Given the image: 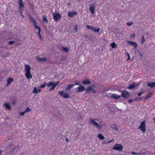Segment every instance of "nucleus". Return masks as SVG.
<instances>
[{
	"mask_svg": "<svg viewBox=\"0 0 155 155\" xmlns=\"http://www.w3.org/2000/svg\"><path fill=\"white\" fill-rule=\"evenodd\" d=\"M96 119H94L92 118H90L89 121L94 126L97 128L99 130H101V127L96 121Z\"/></svg>",
	"mask_w": 155,
	"mask_h": 155,
	"instance_id": "nucleus-1",
	"label": "nucleus"
},
{
	"mask_svg": "<svg viewBox=\"0 0 155 155\" xmlns=\"http://www.w3.org/2000/svg\"><path fill=\"white\" fill-rule=\"evenodd\" d=\"M58 81L56 82L55 84L53 82H50L48 83L47 85L48 86H52L49 90L50 91H51L54 89L55 87L58 84Z\"/></svg>",
	"mask_w": 155,
	"mask_h": 155,
	"instance_id": "nucleus-2",
	"label": "nucleus"
},
{
	"mask_svg": "<svg viewBox=\"0 0 155 155\" xmlns=\"http://www.w3.org/2000/svg\"><path fill=\"white\" fill-rule=\"evenodd\" d=\"M139 129L141 130L143 132H144L146 130V124L145 121H142L139 126Z\"/></svg>",
	"mask_w": 155,
	"mask_h": 155,
	"instance_id": "nucleus-3",
	"label": "nucleus"
},
{
	"mask_svg": "<svg viewBox=\"0 0 155 155\" xmlns=\"http://www.w3.org/2000/svg\"><path fill=\"white\" fill-rule=\"evenodd\" d=\"M113 149L114 150L121 151L123 149V146L121 144L117 143L114 146Z\"/></svg>",
	"mask_w": 155,
	"mask_h": 155,
	"instance_id": "nucleus-4",
	"label": "nucleus"
},
{
	"mask_svg": "<svg viewBox=\"0 0 155 155\" xmlns=\"http://www.w3.org/2000/svg\"><path fill=\"white\" fill-rule=\"evenodd\" d=\"M53 17L55 21H58L61 18V15L58 13L55 12L53 14Z\"/></svg>",
	"mask_w": 155,
	"mask_h": 155,
	"instance_id": "nucleus-5",
	"label": "nucleus"
},
{
	"mask_svg": "<svg viewBox=\"0 0 155 155\" xmlns=\"http://www.w3.org/2000/svg\"><path fill=\"white\" fill-rule=\"evenodd\" d=\"M59 94L61 96H63L64 98H68L69 97V95L68 93H65L64 94V91H59Z\"/></svg>",
	"mask_w": 155,
	"mask_h": 155,
	"instance_id": "nucleus-6",
	"label": "nucleus"
},
{
	"mask_svg": "<svg viewBox=\"0 0 155 155\" xmlns=\"http://www.w3.org/2000/svg\"><path fill=\"white\" fill-rule=\"evenodd\" d=\"M29 18L31 22H32L33 23V26L35 28H36V27H38L37 25V23L35 20V19L31 16H29Z\"/></svg>",
	"mask_w": 155,
	"mask_h": 155,
	"instance_id": "nucleus-7",
	"label": "nucleus"
},
{
	"mask_svg": "<svg viewBox=\"0 0 155 155\" xmlns=\"http://www.w3.org/2000/svg\"><path fill=\"white\" fill-rule=\"evenodd\" d=\"M89 10L92 14H94V12L95 7L96 4L94 3H91L89 5Z\"/></svg>",
	"mask_w": 155,
	"mask_h": 155,
	"instance_id": "nucleus-8",
	"label": "nucleus"
},
{
	"mask_svg": "<svg viewBox=\"0 0 155 155\" xmlns=\"http://www.w3.org/2000/svg\"><path fill=\"white\" fill-rule=\"evenodd\" d=\"M91 92H92V94H95L96 92V91L91 87H87L86 89V92L85 94H87Z\"/></svg>",
	"mask_w": 155,
	"mask_h": 155,
	"instance_id": "nucleus-9",
	"label": "nucleus"
},
{
	"mask_svg": "<svg viewBox=\"0 0 155 155\" xmlns=\"http://www.w3.org/2000/svg\"><path fill=\"white\" fill-rule=\"evenodd\" d=\"M122 96L125 98H128L130 96V94L129 92L126 91H124L122 93Z\"/></svg>",
	"mask_w": 155,
	"mask_h": 155,
	"instance_id": "nucleus-10",
	"label": "nucleus"
},
{
	"mask_svg": "<svg viewBox=\"0 0 155 155\" xmlns=\"http://www.w3.org/2000/svg\"><path fill=\"white\" fill-rule=\"evenodd\" d=\"M86 27L87 28L90 29L96 32H97L99 31L100 29L99 28L97 29H96L95 28L93 27H90L89 26H87Z\"/></svg>",
	"mask_w": 155,
	"mask_h": 155,
	"instance_id": "nucleus-11",
	"label": "nucleus"
},
{
	"mask_svg": "<svg viewBox=\"0 0 155 155\" xmlns=\"http://www.w3.org/2000/svg\"><path fill=\"white\" fill-rule=\"evenodd\" d=\"M36 59H37L38 62H44L47 61V58H39L38 57H36Z\"/></svg>",
	"mask_w": 155,
	"mask_h": 155,
	"instance_id": "nucleus-12",
	"label": "nucleus"
},
{
	"mask_svg": "<svg viewBox=\"0 0 155 155\" xmlns=\"http://www.w3.org/2000/svg\"><path fill=\"white\" fill-rule=\"evenodd\" d=\"M36 29H38V35L39 36V37L40 38V39L42 41L43 40V39H42V36L41 35V34L40 32H41V29L39 27H36V28H35Z\"/></svg>",
	"mask_w": 155,
	"mask_h": 155,
	"instance_id": "nucleus-13",
	"label": "nucleus"
},
{
	"mask_svg": "<svg viewBox=\"0 0 155 155\" xmlns=\"http://www.w3.org/2000/svg\"><path fill=\"white\" fill-rule=\"evenodd\" d=\"M78 90L76 91L77 92H81L85 90L84 87L82 85H81L78 87Z\"/></svg>",
	"mask_w": 155,
	"mask_h": 155,
	"instance_id": "nucleus-14",
	"label": "nucleus"
},
{
	"mask_svg": "<svg viewBox=\"0 0 155 155\" xmlns=\"http://www.w3.org/2000/svg\"><path fill=\"white\" fill-rule=\"evenodd\" d=\"M75 84H69L67 85L65 88V91H68L70 90V89L72 88L74 86Z\"/></svg>",
	"mask_w": 155,
	"mask_h": 155,
	"instance_id": "nucleus-15",
	"label": "nucleus"
},
{
	"mask_svg": "<svg viewBox=\"0 0 155 155\" xmlns=\"http://www.w3.org/2000/svg\"><path fill=\"white\" fill-rule=\"evenodd\" d=\"M120 97L121 96H119L115 94H113L111 96V97L112 98L116 100L119 99Z\"/></svg>",
	"mask_w": 155,
	"mask_h": 155,
	"instance_id": "nucleus-16",
	"label": "nucleus"
},
{
	"mask_svg": "<svg viewBox=\"0 0 155 155\" xmlns=\"http://www.w3.org/2000/svg\"><path fill=\"white\" fill-rule=\"evenodd\" d=\"M77 14V12L73 11V12H69L68 13V15L70 18H72L75 15Z\"/></svg>",
	"mask_w": 155,
	"mask_h": 155,
	"instance_id": "nucleus-17",
	"label": "nucleus"
},
{
	"mask_svg": "<svg viewBox=\"0 0 155 155\" xmlns=\"http://www.w3.org/2000/svg\"><path fill=\"white\" fill-rule=\"evenodd\" d=\"M25 71L26 73L30 72L31 68L27 64L25 65Z\"/></svg>",
	"mask_w": 155,
	"mask_h": 155,
	"instance_id": "nucleus-18",
	"label": "nucleus"
},
{
	"mask_svg": "<svg viewBox=\"0 0 155 155\" xmlns=\"http://www.w3.org/2000/svg\"><path fill=\"white\" fill-rule=\"evenodd\" d=\"M127 42L130 45L134 46V48H136L137 46V44L135 42L131 41H127Z\"/></svg>",
	"mask_w": 155,
	"mask_h": 155,
	"instance_id": "nucleus-19",
	"label": "nucleus"
},
{
	"mask_svg": "<svg viewBox=\"0 0 155 155\" xmlns=\"http://www.w3.org/2000/svg\"><path fill=\"white\" fill-rule=\"evenodd\" d=\"M19 8L20 9H21L22 8L24 7V4L22 0H19L18 1Z\"/></svg>",
	"mask_w": 155,
	"mask_h": 155,
	"instance_id": "nucleus-20",
	"label": "nucleus"
},
{
	"mask_svg": "<svg viewBox=\"0 0 155 155\" xmlns=\"http://www.w3.org/2000/svg\"><path fill=\"white\" fill-rule=\"evenodd\" d=\"M13 81L14 79L12 78H9L7 80V83L6 85V86H7L9 85Z\"/></svg>",
	"mask_w": 155,
	"mask_h": 155,
	"instance_id": "nucleus-21",
	"label": "nucleus"
},
{
	"mask_svg": "<svg viewBox=\"0 0 155 155\" xmlns=\"http://www.w3.org/2000/svg\"><path fill=\"white\" fill-rule=\"evenodd\" d=\"M25 76L28 79H30L32 77V76L30 73V72L26 73Z\"/></svg>",
	"mask_w": 155,
	"mask_h": 155,
	"instance_id": "nucleus-22",
	"label": "nucleus"
},
{
	"mask_svg": "<svg viewBox=\"0 0 155 155\" xmlns=\"http://www.w3.org/2000/svg\"><path fill=\"white\" fill-rule=\"evenodd\" d=\"M91 83V81L88 80H85L82 82V84H87Z\"/></svg>",
	"mask_w": 155,
	"mask_h": 155,
	"instance_id": "nucleus-23",
	"label": "nucleus"
},
{
	"mask_svg": "<svg viewBox=\"0 0 155 155\" xmlns=\"http://www.w3.org/2000/svg\"><path fill=\"white\" fill-rule=\"evenodd\" d=\"M147 85L151 88L154 87L155 86V82L153 83H148L147 84Z\"/></svg>",
	"mask_w": 155,
	"mask_h": 155,
	"instance_id": "nucleus-24",
	"label": "nucleus"
},
{
	"mask_svg": "<svg viewBox=\"0 0 155 155\" xmlns=\"http://www.w3.org/2000/svg\"><path fill=\"white\" fill-rule=\"evenodd\" d=\"M152 93L151 92L149 93L145 98V100H147L152 96Z\"/></svg>",
	"mask_w": 155,
	"mask_h": 155,
	"instance_id": "nucleus-25",
	"label": "nucleus"
},
{
	"mask_svg": "<svg viewBox=\"0 0 155 155\" xmlns=\"http://www.w3.org/2000/svg\"><path fill=\"white\" fill-rule=\"evenodd\" d=\"M110 46L112 48H116L117 46V44L114 42L110 44Z\"/></svg>",
	"mask_w": 155,
	"mask_h": 155,
	"instance_id": "nucleus-26",
	"label": "nucleus"
},
{
	"mask_svg": "<svg viewBox=\"0 0 155 155\" xmlns=\"http://www.w3.org/2000/svg\"><path fill=\"white\" fill-rule=\"evenodd\" d=\"M4 105L5 107L8 110H10L11 108V106L8 103L4 104Z\"/></svg>",
	"mask_w": 155,
	"mask_h": 155,
	"instance_id": "nucleus-27",
	"label": "nucleus"
},
{
	"mask_svg": "<svg viewBox=\"0 0 155 155\" xmlns=\"http://www.w3.org/2000/svg\"><path fill=\"white\" fill-rule=\"evenodd\" d=\"M97 136L100 140H103L104 139V136L101 134H99Z\"/></svg>",
	"mask_w": 155,
	"mask_h": 155,
	"instance_id": "nucleus-28",
	"label": "nucleus"
},
{
	"mask_svg": "<svg viewBox=\"0 0 155 155\" xmlns=\"http://www.w3.org/2000/svg\"><path fill=\"white\" fill-rule=\"evenodd\" d=\"M33 92L35 94H37L38 92H40V89L38 90L36 87H34L33 90Z\"/></svg>",
	"mask_w": 155,
	"mask_h": 155,
	"instance_id": "nucleus-29",
	"label": "nucleus"
},
{
	"mask_svg": "<svg viewBox=\"0 0 155 155\" xmlns=\"http://www.w3.org/2000/svg\"><path fill=\"white\" fill-rule=\"evenodd\" d=\"M111 127L114 130H116L118 131V129L116 127V125L115 124H112L111 125Z\"/></svg>",
	"mask_w": 155,
	"mask_h": 155,
	"instance_id": "nucleus-30",
	"label": "nucleus"
},
{
	"mask_svg": "<svg viewBox=\"0 0 155 155\" xmlns=\"http://www.w3.org/2000/svg\"><path fill=\"white\" fill-rule=\"evenodd\" d=\"M135 85L134 84H132L129 85L128 88L129 89H132L134 87Z\"/></svg>",
	"mask_w": 155,
	"mask_h": 155,
	"instance_id": "nucleus-31",
	"label": "nucleus"
},
{
	"mask_svg": "<svg viewBox=\"0 0 155 155\" xmlns=\"http://www.w3.org/2000/svg\"><path fill=\"white\" fill-rule=\"evenodd\" d=\"M62 48L63 49V51H64L68 52L69 51V49L68 47H62Z\"/></svg>",
	"mask_w": 155,
	"mask_h": 155,
	"instance_id": "nucleus-32",
	"label": "nucleus"
},
{
	"mask_svg": "<svg viewBox=\"0 0 155 155\" xmlns=\"http://www.w3.org/2000/svg\"><path fill=\"white\" fill-rule=\"evenodd\" d=\"M135 36V34L134 33H132L130 35V39H132L134 38Z\"/></svg>",
	"mask_w": 155,
	"mask_h": 155,
	"instance_id": "nucleus-33",
	"label": "nucleus"
},
{
	"mask_svg": "<svg viewBox=\"0 0 155 155\" xmlns=\"http://www.w3.org/2000/svg\"><path fill=\"white\" fill-rule=\"evenodd\" d=\"M42 20L43 21L46 22V23L48 22V20L46 18L45 16H43Z\"/></svg>",
	"mask_w": 155,
	"mask_h": 155,
	"instance_id": "nucleus-34",
	"label": "nucleus"
},
{
	"mask_svg": "<svg viewBox=\"0 0 155 155\" xmlns=\"http://www.w3.org/2000/svg\"><path fill=\"white\" fill-rule=\"evenodd\" d=\"M145 39L144 38V36H143L142 37L141 41V43L143 44V43L145 41Z\"/></svg>",
	"mask_w": 155,
	"mask_h": 155,
	"instance_id": "nucleus-35",
	"label": "nucleus"
},
{
	"mask_svg": "<svg viewBox=\"0 0 155 155\" xmlns=\"http://www.w3.org/2000/svg\"><path fill=\"white\" fill-rule=\"evenodd\" d=\"M31 110V109H30L29 107H27L25 111V112H28Z\"/></svg>",
	"mask_w": 155,
	"mask_h": 155,
	"instance_id": "nucleus-36",
	"label": "nucleus"
},
{
	"mask_svg": "<svg viewBox=\"0 0 155 155\" xmlns=\"http://www.w3.org/2000/svg\"><path fill=\"white\" fill-rule=\"evenodd\" d=\"M15 41H9L8 42V43L9 45H12V44H13L14 43H15Z\"/></svg>",
	"mask_w": 155,
	"mask_h": 155,
	"instance_id": "nucleus-37",
	"label": "nucleus"
},
{
	"mask_svg": "<svg viewBox=\"0 0 155 155\" xmlns=\"http://www.w3.org/2000/svg\"><path fill=\"white\" fill-rule=\"evenodd\" d=\"M132 24H133V23H132V22H128L127 23V26H131L132 25Z\"/></svg>",
	"mask_w": 155,
	"mask_h": 155,
	"instance_id": "nucleus-38",
	"label": "nucleus"
},
{
	"mask_svg": "<svg viewBox=\"0 0 155 155\" xmlns=\"http://www.w3.org/2000/svg\"><path fill=\"white\" fill-rule=\"evenodd\" d=\"M114 141V139H112L110 140H107V143L111 142Z\"/></svg>",
	"mask_w": 155,
	"mask_h": 155,
	"instance_id": "nucleus-39",
	"label": "nucleus"
},
{
	"mask_svg": "<svg viewBox=\"0 0 155 155\" xmlns=\"http://www.w3.org/2000/svg\"><path fill=\"white\" fill-rule=\"evenodd\" d=\"M77 25H75L74 27V29H75V32H76L77 31L78 29H77Z\"/></svg>",
	"mask_w": 155,
	"mask_h": 155,
	"instance_id": "nucleus-40",
	"label": "nucleus"
},
{
	"mask_svg": "<svg viewBox=\"0 0 155 155\" xmlns=\"http://www.w3.org/2000/svg\"><path fill=\"white\" fill-rule=\"evenodd\" d=\"M25 112H19V114L21 116H23Z\"/></svg>",
	"mask_w": 155,
	"mask_h": 155,
	"instance_id": "nucleus-41",
	"label": "nucleus"
},
{
	"mask_svg": "<svg viewBox=\"0 0 155 155\" xmlns=\"http://www.w3.org/2000/svg\"><path fill=\"white\" fill-rule=\"evenodd\" d=\"M126 54L128 58L127 61H128L130 58V55L129 54V53H126Z\"/></svg>",
	"mask_w": 155,
	"mask_h": 155,
	"instance_id": "nucleus-42",
	"label": "nucleus"
},
{
	"mask_svg": "<svg viewBox=\"0 0 155 155\" xmlns=\"http://www.w3.org/2000/svg\"><path fill=\"white\" fill-rule=\"evenodd\" d=\"M45 85H46V84L45 83V84H44L43 85H40V87H41V88H44V87H45Z\"/></svg>",
	"mask_w": 155,
	"mask_h": 155,
	"instance_id": "nucleus-43",
	"label": "nucleus"
},
{
	"mask_svg": "<svg viewBox=\"0 0 155 155\" xmlns=\"http://www.w3.org/2000/svg\"><path fill=\"white\" fill-rule=\"evenodd\" d=\"M131 153L133 154H134V155H135V154L139 155V153H135V152H131Z\"/></svg>",
	"mask_w": 155,
	"mask_h": 155,
	"instance_id": "nucleus-44",
	"label": "nucleus"
},
{
	"mask_svg": "<svg viewBox=\"0 0 155 155\" xmlns=\"http://www.w3.org/2000/svg\"><path fill=\"white\" fill-rule=\"evenodd\" d=\"M142 93H143V92H140V93H138V96H140L142 94Z\"/></svg>",
	"mask_w": 155,
	"mask_h": 155,
	"instance_id": "nucleus-45",
	"label": "nucleus"
},
{
	"mask_svg": "<svg viewBox=\"0 0 155 155\" xmlns=\"http://www.w3.org/2000/svg\"><path fill=\"white\" fill-rule=\"evenodd\" d=\"M75 84V85H81V84H79V83H77V82L75 83V84Z\"/></svg>",
	"mask_w": 155,
	"mask_h": 155,
	"instance_id": "nucleus-46",
	"label": "nucleus"
},
{
	"mask_svg": "<svg viewBox=\"0 0 155 155\" xmlns=\"http://www.w3.org/2000/svg\"><path fill=\"white\" fill-rule=\"evenodd\" d=\"M22 10L21 9H20V10H19V12L20 13V14H22Z\"/></svg>",
	"mask_w": 155,
	"mask_h": 155,
	"instance_id": "nucleus-47",
	"label": "nucleus"
},
{
	"mask_svg": "<svg viewBox=\"0 0 155 155\" xmlns=\"http://www.w3.org/2000/svg\"><path fill=\"white\" fill-rule=\"evenodd\" d=\"M132 101H133V100H129L128 101V102L129 103H130L132 102Z\"/></svg>",
	"mask_w": 155,
	"mask_h": 155,
	"instance_id": "nucleus-48",
	"label": "nucleus"
},
{
	"mask_svg": "<svg viewBox=\"0 0 155 155\" xmlns=\"http://www.w3.org/2000/svg\"><path fill=\"white\" fill-rule=\"evenodd\" d=\"M84 36L86 38H88V36L87 35H84Z\"/></svg>",
	"mask_w": 155,
	"mask_h": 155,
	"instance_id": "nucleus-49",
	"label": "nucleus"
},
{
	"mask_svg": "<svg viewBox=\"0 0 155 155\" xmlns=\"http://www.w3.org/2000/svg\"><path fill=\"white\" fill-rule=\"evenodd\" d=\"M21 16H22V17L23 18H24L25 16H24L23 15H22V14H21Z\"/></svg>",
	"mask_w": 155,
	"mask_h": 155,
	"instance_id": "nucleus-50",
	"label": "nucleus"
},
{
	"mask_svg": "<svg viewBox=\"0 0 155 155\" xmlns=\"http://www.w3.org/2000/svg\"><path fill=\"white\" fill-rule=\"evenodd\" d=\"M65 140H66L67 142H68V138H66L65 139Z\"/></svg>",
	"mask_w": 155,
	"mask_h": 155,
	"instance_id": "nucleus-51",
	"label": "nucleus"
},
{
	"mask_svg": "<svg viewBox=\"0 0 155 155\" xmlns=\"http://www.w3.org/2000/svg\"><path fill=\"white\" fill-rule=\"evenodd\" d=\"M2 153V151L1 150H0V155H1Z\"/></svg>",
	"mask_w": 155,
	"mask_h": 155,
	"instance_id": "nucleus-52",
	"label": "nucleus"
},
{
	"mask_svg": "<svg viewBox=\"0 0 155 155\" xmlns=\"http://www.w3.org/2000/svg\"><path fill=\"white\" fill-rule=\"evenodd\" d=\"M13 104L14 105H15V102H13Z\"/></svg>",
	"mask_w": 155,
	"mask_h": 155,
	"instance_id": "nucleus-53",
	"label": "nucleus"
},
{
	"mask_svg": "<svg viewBox=\"0 0 155 155\" xmlns=\"http://www.w3.org/2000/svg\"><path fill=\"white\" fill-rule=\"evenodd\" d=\"M102 143H104V144H105V143H105V142H102Z\"/></svg>",
	"mask_w": 155,
	"mask_h": 155,
	"instance_id": "nucleus-54",
	"label": "nucleus"
},
{
	"mask_svg": "<svg viewBox=\"0 0 155 155\" xmlns=\"http://www.w3.org/2000/svg\"><path fill=\"white\" fill-rule=\"evenodd\" d=\"M154 121H155V117H154Z\"/></svg>",
	"mask_w": 155,
	"mask_h": 155,
	"instance_id": "nucleus-55",
	"label": "nucleus"
}]
</instances>
